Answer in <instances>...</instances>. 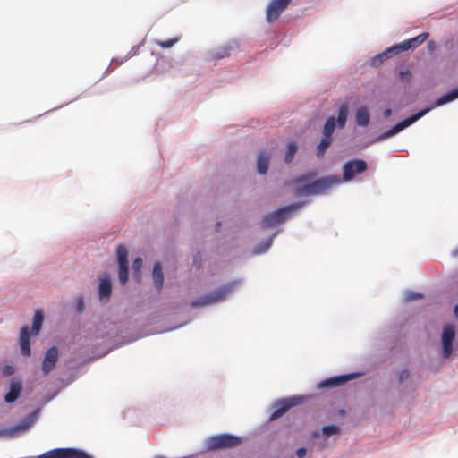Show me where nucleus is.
Returning a JSON list of instances; mask_svg holds the SVG:
<instances>
[{
	"label": "nucleus",
	"mask_w": 458,
	"mask_h": 458,
	"mask_svg": "<svg viewBox=\"0 0 458 458\" xmlns=\"http://www.w3.org/2000/svg\"><path fill=\"white\" fill-rule=\"evenodd\" d=\"M315 175L316 173L312 172L301 175L293 181V182L298 185L295 189L296 196L300 197L323 194L327 190L340 182V179L337 176H328L316 180L311 183L301 185L302 182H306L315 177Z\"/></svg>",
	"instance_id": "nucleus-1"
},
{
	"label": "nucleus",
	"mask_w": 458,
	"mask_h": 458,
	"mask_svg": "<svg viewBox=\"0 0 458 458\" xmlns=\"http://www.w3.org/2000/svg\"><path fill=\"white\" fill-rule=\"evenodd\" d=\"M44 320L43 312L40 310H37L33 317V324L32 328L30 329L29 327L25 326L21 329L20 333V346L21 354L24 356L30 355V336L37 335L42 327V323Z\"/></svg>",
	"instance_id": "nucleus-2"
},
{
	"label": "nucleus",
	"mask_w": 458,
	"mask_h": 458,
	"mask_svg": "<svg viewBox=\"0 0 458 458\" xmlns=\"http://www.w3.org/2000/svg\"><path fill=\"white\" fill-rule=\"evenodd\" d=\"M234 287V282L228 283L216 289L211 293L192 301L191 306L192 308H199L223 301L231 293H233Z\"/></svg>",
	"instance_id": "nucleus-3"
},
{
	"label": "nucleus",
	"mask_w": 458,
	"mask_h": 458,
	"mask_svg": "<svg viewBox=\"0 0 458 458\" xmlns=\"http://www.w3.org/2000/svg\"><path fill=\"white\" fill-rule=\"evenodd\" d=\"M242 439L238 437L229 434H220L210 437L208 440V450H219L225 448H233L239 445Z\"/></svg>",
	"instance_id": "nucleus-4"
},
{
	"label": "nucleus",
	"mask_w": 458,
	"mask_h": 458,
	"mask_svg": "<svg viewBox=\"0 0 458 458\" xmlns=\"http://www.w3.org/2000/svg\"><path fill=\"white\" fill-rule=\"evenodd\" d=\"M301 206H302L301 204H293V205L279 208L278 210H276L275 212L267 214L262 220V226L263 227H272L277 224L284 222L290 216V215L293 211L297 210Z\"/></svg>",
	"instance_id": "nucleus-5"
},
{
	"label": "nucleus",
	"mask_w": 458,
	"mask_h": 458,
	"mask_svg": "<svg viewBox=\"0 0 458 458\" xmlns=\"http://www.w3.org/2000/svg\"><path fill=\"white\" fill-rule=\"evenodd\" d=\"M335 129V119L334 116H330L327 119L323 127V136L320 140L319 144L317 148V156L321 157L324 156L326 150L332 143V134Z\"/></svg>",
	"instance_id": "nucleus-6"
},
{
	"label": "nucleus",
	"mask_w": 458,
	"mask_h": 458,
	"mask_svg": "<svg viewBox=\"0 0 458 458\" xmlns=\"http://www.w3.org/2000/svg\"><path fill=\"white\" fill-rule=\"evenodd\" d=\"M432 109V106L431 107H428V108H425L420 112H418L417 114L404 119L403 121L396 123L394 127H392L390 130L385 131L384 133H382L379 137H378V140H386L387 138H390L395 134H397L398 132H400L401 131H403V129H405L406 127L411 125L412 123H414L416 121H418L420 118H421L422 116H424L428 111H430Z\"/></svg>",
	"instance_id": "nucleus-7"
},
{
	"label": "nucleus",
	"mask_w": 458,
	"mask_h": 458,
	"mask_svg": "<svg viewBox=\"0 0 458 458\" xmlns=\"http://www.w3.org/2000/svg\"><path fill=\"white\" fill-rule=\"evenodd\" d=\"M367 168V163L362 159L350 160L346 162L343 166V179L345 182L351 181L356 175L364 173Z\"/></svg>",
	"instance_id": "nucleus-8"
},
{
	"label": "nucleus",
	"mask_w": 458,
	"mask_h": 458,
	"mask_svg": "<svg viewBox=\"0 0 458 458\" xmlns=\"http://www.w3.org/2000/svg\"><path fill=\"white\" fill-rule=\"evenodd\" d=\"M292 0H271L266 9V19L268 23L278 20Z\"/></svg>",
	"instance_id": "nucleus-9"
},
{
	"label": "nucleus",
	"mask_w": 458,
	"mask_h": 458,
	"mask_svg": "<svg viewBox=\"0 0 458 458\" xmlns=\"http://www.w3.org/2000/svg\"><path fill=\"white\" fill-rule=\"evenodd\" d=\"M455 337V329L452 325H445L443 327L441 335L443 356L448 358L453 352V342Z\"/></svg>",
	"instance_id": "nucleus-10"
},
{
	"label": "nucleus",
	"mask_w": 458,
	"mask_h": 458,
	"mask_svg": "<svg viewBox=\"0 0 458 458\" xmlns=\"http://www.w3.org/2000/svg\"><path fill=\"white\" fill-rule=\"evenodd\" d=\"M128 251L123 245L117 248V259L119 265V281L121 284H125L128 281Z\"/></svg>",
	"instance_id": "nucleus-11"
},
{
	"label": "nucleus",
	"mask_w": 458,
	"mask_h": 458,
	"mask_svg": "<svg viewBox=\"0 0 458 458\" xmlns=\"http://www.w3.org/2000/svg\"><path fill=\"white\" fill-rule=\"evenodd\" d=\"M428 37L429 33L423 32L418 35L417 37L404 40L394 46L396 49L397 54H399L401 52L407 51L411 48H416L417 47L420 46L425 40H427Z\"/></svg>",
	"instance_id": "nucleus-12"
},
{
	"label": "nucleus",
	"mask_w": 458,
	"mask_h": 458,
	"mask_svg": "<svg viewBox=\"0 0 458 458\" xmlns=\"http://www.w3.org/2000/svg\"><path fill=\"white\" fill-rule=\"evenodd\" d=\"M59 352L55 346L48 349L42 361V371L45 376L48 375L54 369L58 360Z\"/></svg>",
	"instance_id": "nucleus-13"
},
{
	"label": "nucleus",
	"mask_w": 458,
	"mask_h": 458,
	"mask_svg": "<svg viewBox=\"0 0 458 458\" xmlns=\"http://www.w3.org/2000/svg\"><path fill=\"white\" fill-rule=\"evenodd\" d=\"M298 403L296 398L283 399L274 404V411L270 416L271 420H275L282 417L290 408L296 405Z\"/></svg>",
	"instance_id": "nucleus-14"
},
{
	"label": "nucleus",
	"mask_w": 458,
	"mask_h": 458,
	"mask_svg": "<svg viewBox=\"0 0 458 458\" xmlns=\"http://www.w3.org/2000/svg\"><path fill=\"white\" fill-rule=\"evenodd\" d=\"M22 391V382L20 379H13L10 383L8 393L4 396L6 403L15 402Z\"/></svg>",
	"instance_id": "nucleus-15"
},
{
	"label": "nucleus",
	"mask_w": 458,
	"mask_h": 458,
	"mask_svg": "<svg viewBox=\"0 0 458 458\" xmlns=\"http://www.w3.org/2000/svg\"><path fill=\"white\" fill-rule=\"evenodd\" d=\"M354 375L352 374L337 376L322 381L320 386L324 387H335L346 383L347 381L352 379Z\"/></svg>",
	"instance_id": "nucleus-16"
},
{
	"label": "nucleus",
	"mask_w": 458,
	"mask_h": 458,
	"mask_svg": "<svg viewBox=\"0 0 458 458\" xmlns=\"http://www.w3.org/2000/svg\"><path fill=\"white\" fill-rule=\"evenodd\" d=\"M356 123L360 126H367L370 122V116L366 106H361L355 113Z\"/></svg>",
	"instance_id": "nucleus-17"
},
{
	"label": "nucleus",
	"mask_w": 458,
	"mask_h": 458,
	"mask_svg": "<svg viewBox=\"0 0 458 458\" xmlns=\"http://www.w3.org/2000/svg\"><path fill=\"white\" fill-rule=\"evenodd\" d=\"M394 55H398L397 52H396V49L394 47V46H392L391 47L387 48L386 51L375 55L372 59H371V65L373 66H377L379 65L383 61H385L386 59Z\"/></svg>",
	"instance_id": "nucleus-18"
},
{
	"label": "nucleus",
	"mask_w": 458,
	"mask_h": 458,
	"mask_svg": "<svg viewBox=\"0 0 458 458\" xmlns=\"http://www.w3.org/2000/svg\"><path fill=\"white\" fill-rule=\"evenodd\" d=\"M112 285L108 277L102 278L98 286V294L100 299H108L111 295Z\"/></svg>",
	"instance_id": "nucleus-19"
},
{
	"label": "nucleus",
	"mask_w": 458,
	"mask_h": 458,
	"mask_svg": "<svg viewBox=\"0 0 458 458\" xmlns=\"http://www.w3.org/2000/svg\"><path fill=\"white\" fill-rule=\"evenodd\" d=\"M231 47L225 45L219 47L209 53V56L212 60L223 59L230 55Z\"/></svg>",
	"instance_id": "nucleus-20"
},
{
	"label": "nucleus",
	"mask_w": 458,
	"mask_h": 458,
	"mask_svg": "<svg viewBox=\"0 0 458 458\" xmlns=\"http://www.w3.org/2000/svg\"><path fill=\"white\" fill-rule=\"evenodd\" d=\"M152 277L155 286L160 290L163 285V271L159 262H156L153 267Z\"/></svg>",
	"instance_id": "nucleus-21"
},
{
	"label": "nucleus",
	"mask_w": 458,
	"mask_h": 458,
	"mask_svg": "<svg viewBox=\"0 0 458 458\" xmlns=\"http://www.w3.org/2000/svg\"><path fill=\"white\" fill-rule=\"evenodd\" d=\"M70 448H57L46 452L40 458H67L69 456Z\"/></svg>",
	"instance_id": "nucleus-22"
},
{
	"label": "nucleus",
	"mask_w": 458,
	"mask_h": 458,
	"mask_svg": "<svg viewBox=\"0 0 458 458\" xmlns=\"http://www.w3.org/2000/svg\"><path fill=\"white\" fill-rule=\"evenodd\" d=\"M348 114H349L348 106L346 104H342L339 106L338 115H337V120H336L338 128L342 129L345 126Z\"/></svg>",
	"instance_id": "nucleus-23"
},
{
	"label": "nucleus",
	"mask_w": 458,
	"mask_h": 458,
	"mask_svg": "<svg viewBox=\"0 0 458 458\" xmlns=\"http://www.w3.org/2000/svg\"><path fill=\"white\" fill-rule=\"evenodd\" d=\"M269 157L265 152H261L257 160V168L259 174H265L268 168Z\"/></svg>",
	"instance_id": "nucleus-24"
},
{
	"label": "nucleus",
	"mask_w": 458,
	"mask_h": 458,
	"mask_svg": "<svg viewBox=\"0 0 458 458\" xmlns=\"http://www.w3.org/2000/svg\"><path fill=\"white\" fill-rule=\"evenodd\" d=\"M458 98V88L451 90L450 92L443 95L438 98L435 102V106H439L445 105L448 102H451L454 99Z\"/></svg>",
	"instance_id": "nucleus-25"
},
{
	"label": "nucleus",
	"mask_w": 458,
	"mask_h": 458,
	"mask_svg": "<svg viewBox=\"0 0 458 458\" xmlns=\"http://www.w3.org/2000/svg\"><path fill=\"white\" fill-rule=\"evenodd\" d=\"M297 152V145L295 142H290L287 146L284 160L286 163L292 162Z\"/></svg>",
	"instance_id": "nucleus-26"
},
{
	"label": "nucleus",
	"mask_w": 458,
	"mask_h": 458,
	"mask_svg": "<svg viewBox=\"0 0 458 458\" xmlns=\"http://www.w3.org/2000/svg\"><path fill=\"white\" fill-rule=\"evenodd\" d=\"M178 41L179 38H174L167 40H156L155 43L162 48H169L172 47Z\"/></svg>",
	"instance_id": "nucleus-27"
},
{
	"label": "nucleus",
	"mask_w": 458,
	"mask_h": 458,
	"mask_svg": "<svg viewBox=\"0 0 458 458\" xmlns=\"http://www.w3.org/2000/svg\"><path fill=\"white\" fill-rule=\"evenodd\" d=\"M67 458H93V457L87 454L83 451L77 450L74 448H70L69 456H67Z\"/></svg>",
	"instance_id": "nucleus-28"
},
{
	"label": "nucleus",
	"mask_w": 458,
	"mask_h": 458,
	"mask_svg": "<svg viewBox=\"0 0 458 458\" xmlns=\"http://www.w3.org/2000/svg\"><path fill=\"white\" fill-rule=\"evenodd\" d=\"M322 432L325 436L329 437L331 435L337 434L339 432V428L335 425L325 426L322 428Z\"/></svg>",
	"instance_id": "nucleus-29"
},
{
	"label": "nucleus",
	"mask_w": 458,
	"mask_h": 458,
	"mask_svg": "<svg viewBox=\"0 0 458 458\" xmlns=\"http://www.w3.org/2000/svg\"><path fill=\"white\" fill-rule=\"evenodd\" d=\"M399 78L403 82H408L410 81L411 78V72L410 70H404V71H401L399 72Z\"/></svg>",
	"instance_id": "nucleus-30"
},
{
	"label": "nucleus",
	"mask_w": 458,
	"mask_h": 458,
	"mask_svg": "<svg viewBox=\"0 0 458 458\" xmlns=\"http://www.w3.org/2000/svg\"><path fill=\"white\" fill-rule=\"evenodd\" d=\"M422 298V294L415 293V292H409L407 293L405 299L406 301H414Z\"/></svg>",
	"instance_id": "nucleus-31"
},
{
	"label": "nucleus",
	"mask_w": 458,
	"mask_h": 458,
	"mask_svg": "<svg viewBox=\"0 0 458 458\" xmlns=\"http://www.w3.org/2000/svg\"><path fill=\"white\" fill-rule=\"evenodd\" d=\"M4 376L8 377L14 373V368L12 365H4L2 369Z\"/></svg>",
	"instance_id": "nucleus-32"
},
{
	"label": "nucleus",
	"mask_w": 458,
	"mask_h": 458,
	"mask_svg": "<svg viewBox=\"0 0 458 458\" xmlns=\"http://www.w3.org/2000/svg\"><path fill=\"white\" fill-rule=\"evenodd\" d=\"M141 267H142V259L140 258L135 259L132 262V269L135 272H140Z\"/></svg>",
	"instance_id": "nucleus-33"
},
{
	"label": "nucleus",
	"mask_w": 458,
	"mask_h": 458,
	"mask_svg": "<svg viewBox=\"0 0 458 458\" xmlns=\"http://www.w3.org/2000/svg\"><path fill=\"white\" fill-rule=\"evenodd\" d=\"M272 244V239H269L266 242L265 245L259 250L256 251V253H261V252H264L266 250H267L269 249V247L271 246Z\"/></svg>",
	"instance_id": "nucleus-34"
},
{
	"label": "nucleus",
	"mask_w": 458,
	"mask_h": 458,
	"mask_svg": "<svg viewBox=\"0 0 458 458\" xmlns=\"http://www.w3.org/2000/svg\"><path fill=\"white\" fill-rule=\"evenodd\" d=\"M307 454V450L304 447H300L296 450V455L298 458H304Z\"/></svg>",
	"instance_id": "nucleus-35"
},
{
	"label": "nucleus",
	"mask_w": 458,
	"mask_h": 458,
	"mask_svg": "<svg viewBox=\"0 0 458 458\" xmlns=\"http://www.w3.org/2000/svg\"><path fill=\"white\" fill-rule=\"evenodd\" d=\"M427 47H428V50L429 52H431V53H432V52H434V51L436 50V48H437V44H436V42H435V41H433V40L428 41V45H427Z\"/></svg>",
	"instance_id": "nucleus-36"
},
{
	"label": "nucleus",
	"mask_w": 458,
	"mask_h": 458,
	"mask_svg": "<svg viewBox=\"0 0 458 458\" xmlns=\"http://www.w3.org/2000/svg\"><path fill=\"white\" fill-rule=\"evenodd\" d=\"M409 376L408 372L407 371H403L401 373V376H400V380H403L405 377H407Z\"/></svg>",
	"instance_id": "nucleus-37"
},
{
	"label": "nucleus",
	"mask_w": 458,
	"mask_h": 458,
	"mask_svg": "<svg viewBox=\"0 0 458 458\" xmlns=\"http://www.w3.org/2000/svg\"><path fill=\"white\" fill-rule=\"evenodd\" d=\"M391 113H392V112H391V110H390V109H386V110L384 111V115H385V117H389V116L391 115Z\"/></svg>",
	"instance_id": "nucleus-38"
},
{
	"label": "nucleus",
	"mask_w": 458,
	"mask_h": 458,
	"mask_svg": "<svg viewBox=\"0 0 458 458\" xmlns=\"http://www.w3.org/2000/svg\"><path fill=\"white\" fill-rule=\"evenodd\" d=\"M454 312L455 317L458 318V305H456L454 307Z\"/></svg>",
	"instance_id": "nucleus-39"
},
{
	"label": "nucleus",
	"mask_w": 458,
	"mask_h": 458,
	"mask_svg": "<svg viewBox=\"0 0 458 458\" xmlns=\"http://www.w3.org/2000/svg\"><path fill=\"white\" fill-rule=\"evenodd\" d=\"M314 437H318V433H315V434H314Z\"/></svg>",
	"instance_id": "nucleus-40"
},
{
	"label": "nucleus",
	"mask_w": 458,
	"mask_h": 458,
	"mask_svg": "<svg viewBox=\"0 0 458 458\" xmlns=\"http://www.w3.org/2000/svg\"><path fill=\"white\" fill-rule=\"evenodd\" d=\"M455 252L458 254V249L455 250Z\"/></svg>",
	"instance_id": "nucleus-41"
}]
</instances>
